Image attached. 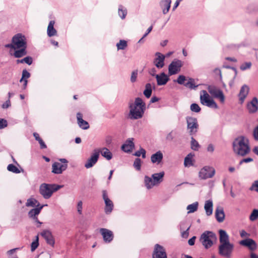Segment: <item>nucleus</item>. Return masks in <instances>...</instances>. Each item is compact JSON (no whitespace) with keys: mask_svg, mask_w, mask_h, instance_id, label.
I'll return each instance as SVG.
<instances>
[{"mask_svg":"<svg viewBox=\"0 0 258 258\" xmlns=\"http://www.w3.org/2000/svg\"><path fill=\"white\" fill-rule=\"evenodd\" d=\"M219 233L220 242L218 246L219 254L224 257L231 258L234 245L230 242L229 235L225 230L220 229Z\"/></svg>","mask_w":258,"mask_h":258,"instance_id":"obj_1","label":"nucleus"},{"mask_svg":"<svg viewBox=\"0 0 258 258\" xmlns=\"http://www.w3.org/2000/svg\"><path fill=\"white\" fill-rule=\"evenodd\" d=\"M12 41L14 43L15 48V51L13 53L15 57L20 58L27 54V39L24 35L21 33L15 35L12 39Z\"/></svg>","mask_w":258,"mask_h":258,"instance_id":"obj_2","label":"nucleus"},{"mask_svg":"<svg viewBox=\"0 0 258 258\" xmlns=\"http://www.w3.org/2000/svg\"><path fill=\"white\" fill-rule=\"evenodd\" d=\"M128 118L132 120L141 118L146 110V106L143 99L140 97L135 99L134 103L129 105Z\"/></svg>","mask_w":258,"mask_h":258,"instance_id":"obj_3","label":"nucleus"},{"mask_svg":"<svg viewBox=\"0 0 258 258\" xmlns=\"http://www.w3.org/2000/svg\"><path fill=\"white\" fill-rule=\"evenodd\" d=\"M234 152L237 155L244 157L250 151L249 140L244 136L236 138L232 144Z\"/></svg>","mask_w":258,"mask_h":258,"instance_id":"obj_4","label":"nucleus"},{"mask_svg":"<svg viewBox=\"0 0 258 258\" xmlns=\"http://www.w3.org/2000/svg\"><path fill=\"white\" fill-rule=\"evenodd\" d=\"M217 239L215 233L211 231H205L201 235L200 241L205 249L212 247Z\"/></svg>","mask_w":258,"mask_h":258,"instance_id":"obj_5","label":"nucleus"},{"mask_svg":"<svg viewBox=\"0 0 258 258\" xmlns=\"http://www.w3.org/2000/svg\"><path fill=\"white\" fill-rule=\"evenodd\" d=\"M63 185H57L55 184L42 183L39 187V192L45 199H49L52 194L60 188Z\"/></svg>","mask_w":258,"mask_h":258,"instance_id":"obj_6","label":"nucleus"},{"mask_svg":"<svg viewBox=\"0 0 258 258\" xmlns=\"http://www.w3.org/2000/svg\"><path fill=\"white\" fill-rule=\"evenodd\" d=\"M185 119L188 134L190 136L196 135L199 126L197 119L191 116H186Z\"/></svg>","mask_w":258,"mask_h":258,"instance_id":"obj_7","label":"nucleus"},{"mask_svg":"<svg viewBox=\"0 0 258 258\" xmlns=\"http://www.w3.org/2000/svg\"><path fill=\"white\" fill-rule=\"evenodd\" d=\"M203 95H201L200 101L201 104L210 108L217 109L218 106L215 101L210 98L209 94L205 90H203Z\"/></svg>","mask_w":258,"mask_h":258,"instance_id":"obj_8","label":"nucleus"},{"mask_svg":"<svg viewBox=\"0 0 258 258\" xmlns=\"http://www.w3.org/2000/svg\"><path fill=\"white\" fill-rule=\"evenodd\" d=\"M183 65V62L178 59H174L171 61L168 66V74L172 76L177 74L180 71L181 68Z\"/></svg>","mask_w":258,"mask_h":258,"instance_id":"obj_9","label":"nucleus"},{"mask_svg":"<svg viewBox=\"0 0 258 258\" xmlns=\"http://www.w3.org/2000/svg\"><path fill=\"white\" fill-rule=\"evenodd\" d=\"M207 89L210 94L214 98H218L221 103L225 101V96L222 90L214 85H209Z\"/></svg>","mask_w":258,"mask_h":258,"instance_id":"obj_10","label":"nucleus"},{"mask_svg":"<svg viewBox=\"0 0 258 258\" xmlns=\"http://www.w3.org/2000/svg\"><path fill=\"white\" fill-rule=\"evenodd\" d=\"M215 173V170L212 167L206 166L202 168L199 172V177L202 179L212 178Z\"/></svg>","mask_w":258,"mask_h":258,"instance_id":"obj_11","label":"nucleus"},{"mask_svg":"<svg viewBox=\"0 0 258 258\" xmlns=\"http://www.w3.org/2000/svg\"><path fill=\"white\" fill-rule=\"evenodd\" d=\"M102 198L105 203L104 212L106 214H110L113 209L114 205L112 201L109 199L106 190H102Z\"/></svg>","mask_w":258,"mask_h":258,"instance_id":"obj_12","label":"nucleus"},{"mask_svg":"<svg viewBox=\"0 0 258 258\" xmlns=\"http://www.w3.org/2000/svg\"><path fill=\"white\" fill-rule=\"evenodd\" d=\"M152 257L167 258V253L165 248L159 244H156L154 246Z\"/></svg>","mask_w":258,"mask_h":258,"instance_id":"obj_13","label":"nucleus"},{"mask_svg":"<svg viewBox=\"0 0 258 258\" xmlns=\"http://www.w3.org/2000/svg\"><path fill=\"white\" fill-rule=\"evenodd\" d=\"M47 206L46 205H41L39 207H37L35 208L31 209L28 212V216L29 218L32 219L35 222H36L38 225H37V227H40L41 225L42 224V222H40L37 218V216L40 214L41 210L43 208L44 206Z\"/></svg>","mask_w":258,"mask_h":258,"instance_id":"obj_14","label":"nucleus"},{"mask_svg":"<svg viewBox=\"0 0 258 258\" xmlns=\"http://www.w3.org/2000/svg\"><path fill=\"white\" fill-rule=\"evenodd\" d=\"M99 156V151L95 150L94 152L91 154L90 157L88 159L84 166L87 169L92 167L97 162Z\"/></svg>","mask_w":258,"mask_h":258,"instance_id":"obj_15","label":"nucleus"},{"mask_svg":"<svg viewBox=\"0 0 258 258\" xmlns=\"http://www.w3.org/2000/svg\"><path fill=\"white\" fill-rule=\"evenodd\" d=\"M68 167L67 164H61L55 162L52 165V172L54 174H59L66 170Z\"/></svg>","mask_w":258,"mask_h":258,"instance_id":"obj_16","label":"nucleus"},{"mask_svg":"<svg viewBox=\"0 0 258 258\" xmlns=\"http://www.w3.org/2000/svg\"><path fill=\"white\" fill-rule=\"evenodd\" d=\"M100 232L106 243H110L113 240L114 236L113 232L111 230L106 228H100Z\"/></svg>","mask_w":258,"mask_h":258,"instance_id":"obj_17","label":"nucleus"},{"mask_svg":"<svg viewBox=\"0 0 258 258\" xmlns=\"http://www.w3.org/2000/svg\"><path fill=\"white\" fill-rule=\"evenodd\" d=\"M239 244L246 246L250 250H254L257 248V244L255 241L251 238H246L239 241Z\"/></svg>","mask_w":258,"mask_h":258,"instance_id":"obj_18","label":"nucleus"},{"mask_svg":"<svg viewBox=\"0 0 258 258\" xmlns=\"http://www.w3.org/2000/svg\"><path fill=\"white\" fill-rule=\"evenodd\" d=\"M156 58L154 59V64L158 69L162 68L164 66L165 56L160 52L155 53Z\"/></svg>","mask_w":258,"mask_h":258,"instance_id":"obj_19","label":"nucleus"},{"mask_svg":"<svg viewBox=\"0 0 258 258\" xmlns=\"http://www.w3.org/2000/svg\"><path fill=\"white\" fill-rule=\"evenodd\" d=\"M41 235L45 239L47 244L53 246L55 241L51 232L47 230H44L41 233Z\"/></svg>","mask_w":258,"mask_h":258,"instance_id":"obj_20","label":"nucleus"},{"mask_svg":"<svg viewBox=\"0 0 258 258\" xmlns=\"http://www.w3.org/2000/svg\"><path fill=\"white\" fill-rule=\"evenodd\" d=\"M247 109L250 113H255L258 110V99L254 97L251 101L247 103Z\"/></svg>","mask_w":258,"mask_h":258,"instance_id":"obj_21","label":"nucleus"},{"mask_svg":"<svg viewBox=\"0 0 258 258\" xmlns=\"http://www.w3.org/2000/svg\"><path fill=\"white\" fill-rule=\"evenodd\" d=\"M134 138H128L121 146V149L126 153H131L135 147Z\"/></svg>","mask_w":258,"mask_h":258,"instance_id":"obj_22","label":"nucleus"},{"mask_svg":"<svg viewBox=\"0 0 258 258\" xmlns=\"http://www.w3.org/2000/svg\"><path fill=\"white\" fill-rule=\"evenodd\" d=\"M77 122L79 127L83 130H87L90 126L89 123L83 119V115L80 112L77 114Z\"/></svg>","mask_w":258,"mask_h":258,"instance_id":"obj_23","label":"nucleus"},{"mask_svg":"<svg viewBox=\"0 0 258 258\" xmlns=\"http://www.w3.org/2000/svg\"><path fill=\"white\" fill-rule=\"evenodd\" d=\"M163 158V153L161 151H158L151 155V161L152 163L159 165L162 162Z\"/></svg>","mask_w":258,"mask_h":258,"instance_id":"obj_24","label":"nucleus"},{"mask_svg":"<svg viewBox=\"0 0 258 258\" xmlns=\"http://www.w3.org/2000/svg\"><path fill=\"white\" fill-rule=\"evenodd\" d=\"M156 78L157 85L159 86L165 85L169 80L168 76L164 73H162L160 75H156Z\"/></svg>","mask_w":258,"mask_h":258,"instance_id":"obj_25","label":"nucleus"},{"mask_svg":"<svg viewBox=\"0 0 258 258\" xmlns=\"http://www.w3.org/2000/svg\"><path fill=\"white\" fill-rule=\"evenodd\" d=\"M249 90V88L246 85H244L241 87L238 95L241 103H242L244 102L245 98L248 94Z\"/></svg>","mask_w":258,"mask_h":258,"instance_id":"obj_26","label":"nucleus"},{"mask_svg":"<svg viewBox=\"0 0 258 258\" xmlns=\"http://www.w3.org/2000/svg\"><path fill=\"white\" fill-rule=\"evenodd\" d=\"M215 217L217 221L219 222H222L225 219V213L222 207H217L215 210Z\"/></svg>","mask_w":258,"mask_h":258,"instance_id":"obj_27","label":"nucleus"},{"mask_svg":"<svg viewBox=\"0 0 258 258\" xmlns=\"http://www.w3.org/2000/svg\"><path fill=\"white\" fill-rule=\"evenodd\" d=\"M171 3V0H161L160 2V6L164 14H166L169 12Z\"/></svg>","mask_w":258,"mask_h":258,"instance_id":"obj_28","label":"nucleus"},{"mask_svg":"<svg viewBox=\"0 0 258 258\" xmlns=\"http://www.w3.org/2000/svg\"><path fill=\"white\" fill-rule=\"evenodd\" d=\"M55 24L54 21H50L49 23L47 29V34L49 37H52L56 35L57 31L54 28Z\"/></svg>","mask_w":258,"mask_h":258,"instance_id":"obj_29","label":"nucleus"},{"mask_svg":"<svg viewBox=\"0 0 258 258\" xmlns=\"http://www.w3.org/2000/svg\"><path fill=\"white\" fill-rule=\"evenodd\" d=\"M164 175V172L163 171L152 175L153 182L156 183V185L159 184L163 181Z\"/></svg>","mask_w":258,"mask_h":258,"instance_id":"obj_30","label":"nucleus"},{"mask_svg":"<svg viewBox=\"0 0 258 258\" xmlns=\"http://www.w3.org/2000/svg\"><path fill=\"white\" fill-rule=\"evenodd\" d=\"M213 202L212 200H208L205 202L204 205V209L206 211V215L209 216L212 214L213 213Z\"/></svg>","mask_w":258,"mask_h":258,"instance_id":"obj_31","label":"nucleus"},{"mask_svg":"<svg viewBox=\"0 0 258 258\" xmlns=\"http://www.w3.org/2000/svg\"><path fill=\"white\" fill-rule=\"evenodd\" d=\"M99 151V153L107 160H110L112 158V154L107 148H102L100 150H98Z\"/></svg>","mask_w":258,"mask_h":258,"instance_id":"obj_32","label":"nucleus"},{"mask_svg":"<svg viewBox=\"0 0 258 258\" xmlns=\"http://www.w3.org/2000/svg\"><path fill=\"white\" fill-rule=\"evenodd\" d=\"M144 181L145 185L148 189H151L154 186L156 185V183L153 182V179L152 177L145 176Z\"/></svg>","mask_w":258,"mask_h":258,"instance_id":"obj_33","label":"nucleus"},{"mask_svg":"<svg viewBox=\"0 0 258 258\" xmlns=\"http://www.w3.org/2000/svg\"><path fill=\"white\" fill-rule=\"evenodd\" d=\"M152 85L150 83H147L145 85V89L143 92L144 95L147 98H149L152 95Z\"/></svg>","mask_w":258,"mask_h":258,"instance_id":"obj_34","label":"nucleus"},{"mask_svg":"<svg viewBox=\"0 0 258 258\" xmlns=\"http://www.w3.org/2000/svg\"><path fill=\"white\" fill-rule=\"evenodd\" d=\"M26 206L27 207H39L40 205V203L35 199L30 198L27 200V202L26 203Z\"/></svg>","mask_w":258,"mask_h":258,"instance_id":"obj_35","label":"nucleus"},{"mask_svg":"<svg viewBox=\"0 0 258 258\" xmlns=\"http://www.w3.org/2000/svg\"><path fill=\"white\" fill-rule=\"evenodd\" d=\"M184 86L190 89H196L198 87V85L195 84V80L192 78H189L188 81L184 84Z\"/></svg>","mask_w":258,"mask_h":258,"instance_id":"obj_36","label":"nucleus"},{"mask_svg":"<svg viewBox=\"0 0 258 258\" xmlns=\"http://www.w3.org/2000/svg\"><path fill=\"white\" fill-rule=\"evenodd\" d=\"M193 157V155L191 153L188 154L185 158H184V165L185 167H189L193 165L192 162V158Z\"/></svg>","mask_w":258,"mask_h":258,"instance_id":"obj_37","label":"nucleus"},{"mask_svg":"<svg viewBox=\"0 0 258 258\" xmlns=\"http://www.w3.org/2000/svg\"><path fill=\"white\" fill-rule=\"evenodd\" d=\"M199 204L197 202L190 204L187 206V210H188V213H194L198 210Z\"/></svg>","mask_w":258,"mask_h":258,"instance_id":"obj_38","label":"nucleus"},{"mask_svg":"<svg viewBox=\"0 0 258 258\" xmlns=\"http://www.w3.org/2000/svg\"><path fill=\"white\" fill-rule=\"evenodd\" d=\"M118 13L119 17L123 19L125 18V16L127 14V11L125 9H123L122 6H119L118 8Z\"/></svg>","mask_w":258,"mask_h":258,"instance_id":"obj_39","label":"nucleus"},{"mask_svg":"<svg viewBox=\"0 0 258 258\" xmlns=\"http://www.w3.org/2000/svg\"><path fill=\"white\" fill-rule=\"evenodd\" d=\"M200 147L198 142L193 138H191V148L194 151H198Z\"/></svg>","mask_w":258,"mask_h":258,"instance_id":"obj_40","label":"nucleus"},{"mask_svg":"<svg viewBox=\"0 0 258 258\" xmlns=\"http://www.w3.org/2000/svg\"><path fill=\"white\" fill-rule=\"evenodd\" d=\"M127 42L124 40H120L118 43L116 44L118 50H123L127 47Z\"/></svg>","mask_w":258,"mask_h":258,"instance_id":"obj_41","label":"nucleus"},{"mask_svg":"<svg viewBox=\"0 0 258 258\" xmlns=\"http://www.w3.org/2000/svg\"><path fill=\"white\" fill-rule=\"evenodd\" d=\"M7 169L8 171L15 173H19L21 172V171L15 165L12 164L8 165Z\"/></svg>","mask_w":258,"mask_h":258,"instance_id":"obj_42","label":"nucleus"},{"mask_svg":"<svg viewBox=\"0 0 258 258\" xmlns=\"http://www.w3.org/2000/svg\"><path fill=\"white\" fill-rule=\"evenodd\" d=\"M258 218V209H254L249 216V219L251 221H254Z\"/></svg>","mask_w":258,"mask_h":258,"instance_id":"obj_43","label":"nucleus"},{"mask_svg":"<svg viewBox=\"0 0 258 258\" xmlns=\"http://www.w3.org/2000/svg\"><path fill=\"white\" fill-rule=\"evenodd\" d=\"M190 109L191 111L196 112V113L199 112L201 110V107L197 103L191 104L190 106Z\"/></svg>","mask_w":258,"mask_h":258,"instance_id":"obj_44","label":"nucleus"},{"mask_svg":"<svg viewBox=\"0 0 258 258\" xmlns=\"http://www.w3.org/2000/svg\"><path fill=\"white\" fill-rule=\"evenodd\" d=\"M252 63L251 62H245L242 63L240 66V69L241 71H245L246 70L249 69L251 67Z\"/></svg>","mask_w":258,"mask_h":258,"instance_id":"obj_45","label":"nucleus"},{"mask_svg":"<svg viewBox=\"0 0 258 258\" xmlns=\"http://www.w3.org/2000/svg\"><path fill=\"white\" fill-rule=\"evenodd\" d=\"M30 77V73L28 72L26 69L23 70L22 71V76L20 81L21 82L23 80H27V79L29 78Z\"/></svg>","mask_w":258,"mask_h":258,"instance_id":"obj_46","label":"nucleus"},{"mask_svg":"<svg viewBox=\"0 0 258 258\" xmlns=\"http://www.w3.org/2000/svg\"><path fill=\"white\" fill-rule=\"evenodd\" d=\"M141 162L142 161L141 159L139 158H137L135 160L134 166L137 170H140L141 169Z\"/></svg>","mask_w":258,"mask_h":258,"instance_id":"obj_47","label":"nucleus"},{"mask_svg":"<svg viewBox=\"0 0 258 258\" xmlns=\"http://www.w3.org/2000/svg\"><path fill=\"white\" fill-rule=\"evenodd\" d=\"M138 75V71L137 70H134L132 72L131 76V82L135 83L137 81V78Z\"/></svg>","mask_w":258,"mask_h":258,"instance_id":"obj_48","label":"nucleus"},{"mask_svg":"<svg viewBox=\"0 0 258 258\" xmlns=\"http://www.w3.org/2000/svg\"><path fill=\"white\" fill-rule=\"evenodd\" d=\"M39 242H38V237L36 236V239L34 241H33L31 245V250L32 251H34L38 246Z\"/></svg>","mask_w":258,"mask_h":258,"instance_id":"obj_49","label":"nucleus"},{"mask_svg":"<svg viewBox=\"0 0 258 258\" xmlns=\"http://www.w3.org/2000/svg\"><path fill=\"white\" fill-rule=\"evenodd\" d=\"M186 80V78L183 75H179L177 79L176 82L180 84V85H183L185 84L184 81Z\"/></svg>","mask_w":258,"mask_h":258,"instance_id":"obj_50","label":"nucleus"},{"mask_svg":"<svg viewBox=\"0 0 258 258\" xmlns=\"http://www.w3.org/2000/svg\"><path fill=\"white\" fill-rule=\"evenodd\" d=\"M24 63H26L28 65H31L33 62V58L31 56H28L23 58Z\"/></svg>","mask_w":258,"mask_h":258,"instance_id":"obj_51","label":"nucleus"},{"mask_svg":"<svg viewBox=\"0 0 258 258\" xmlns=\"http://www.w3.org/2000/svg\"><path fill=\"white\" fill-rule=\"evenodd\" d=\"M77 209L78 213L81 215L82 214V209H83V202L80 201H79L77 206Z\"/></svg>","mask_w":258,"mask_h":258,"instance_id":"obj_52","label":"nucleus"},{"mask_svg":"<svg viewBox=\"0 0 258 258\" xmlns=\"http://www.w3.org/2000/svg\"><path fill=\"white\" fill-rule=\"evenodd\" d=\"M250 190H254L256 192H258V180H255L252 184L250 188Z\"/></svg>","mask_w":258,"mask_h":258,"instance_id":"obj_53","label":"nucleus"},{"mask_svg":"<svg viewBox=\"0 0 258 258\" xmlns=\"http://www.w3.org/2000/svg\"><path fill=\"white\" fill-rule=\"evenodd\" d=\"M7 125V121L6 119L0 118V129L6 127Z\"/></svg>","mask_w":258,"mask_h":258,"instance_id":"obj_54","label":"nucleus"},{"mask_svg":"<svg viewBox=\"0 0 258 258\" xmlns=\"http://www.w3.org/2000/svg\"><path fill=\"white\" fill-rule=\"evenodd\" d=\"M253 161V159L251 158H250V157H248V158H244V159H242L240 162H239V165H241L243 163L245 162V163H248V162H252Z\"/></svg>","mask_w":258,"mask_h":258,"instance_id":"obj_55","label":"nucleus"},{"mask_svg":"<svg viewBox=\"0 0 258 258\" xmlns=\"http://www.w3.org/2000/svg\"><path fill=\"white\" fill-rule=\"evenodd\" d=\"M189 229V227L187 228V229L183 232H181V236L183 238H186L188 236V230Z\"/></svg>","mask_w":258,"mask_h":258,"instance_id":"obj_56","label":"nucleus"},{"mask_svg":"<svg viewBox=\"0 0 258 258\" xmlns=\"http://www.w3.org/2000/svg\"><path fill=\"white\" fill-rule=\"evenodd\" d=\"M196 239V236H194L192 237L191 238H190L188 241V243L189 245H194L195 243V240Z\"/></svg>","mask_w":258,"mask_h":258,"instance_id":"obj_57","label":"nucleus"},{"mask_svg":"<svg viewBox=\"0 0 258 258\" xmlns=\"http://www.w3.org/2000/svg\"><path fill=\"white\" fill-rule=\"evenodd\" d=\"M11 105V102L10 99L7 100L2 105L3 108H8Z\"/></svg>","mask_w":258,"mask_h":258,"instance_id":"obj_58","label":"nucleus"},{"mask_svg":"<svg viewBox=\"0 0 258 258\" xmlns=\"http://www.w3.org/2000/svg\"><path fill=\"white\" fill-rule=\"evenodd\" d=\"M240 235L241 237H245L249 236V234L247 233L245 230H242L240 232Z\"/></svg>","mask_w":258,"mask_h":258,"instance_id":"obj_59","label":"nucleus"},{"mask_svg":"<svg viewBox=\"0 0 258 258\" xmlns=\"http://www.w3.org/2000/svg\"><path fill=\"white\" fill-rule=\"evenodd\" d=\"M253 136L255 140L258 141V126L253 131Z\"/></svg>","mask_w":258,"mask_h":258,"instance_id":"obj_60","label":"nucleus"},{"mask_svg":"<svg viewBox=\"0 0 258 258\" xmlns=\"http://www.w3.org/2000/svg\"><path fill=\"white\" fill-rule=\"evenodd\" d=\"M38 142L40 144V147H41V149H45V148H46V147H47L46 145H45V143L43 142V141L42 139L39 140Z\"/></svg>","mask_w":258,"mask_h":258,"instance_id":"obj_61","label":"nucleus"},{"mask_svg":"<svg viewBox=\"0 0 258 258\" xmlns=\"http://www.w3.org/2000/svg\"><path fill=\"white\" fill-rule=\"evenodd\" d=\"M207 151L208 152L213 153L214 151V147L212 144H209L207 148Z\"/></svg>","mask_w":258,"mask_h":258,"instance_id":"obj_62","label":"nucleus"},{"mask_svg":"<svg viewBox=\"0 0 258 258\" xmlns=\"http://www.w3.org/2000/svg\"><path fill=\"white\" fill-rule=\"evenodd\" d=\"M141 156L142 157V158L143 159H145L146 158V150L142 148H141Z\"/></svg>","mask_w":258,"mask_h":258,"instance_id":"obj_63","label":"nucleus"},{"mask_svg":"<svg viewBox=\"0 0 258 258\" xmlns=\"http://www.w3.org/2000/svg\"><path fill=\"white\" fill-rule=\"evenodd\" d=\"M17 249H18V248L10 249L7 251V254L9 255H11L13 254Z\"/></svg>","mask_w":258,"mask_h":258,"instance_id":"obj_64","label":"nucleus"}]
</instances>
